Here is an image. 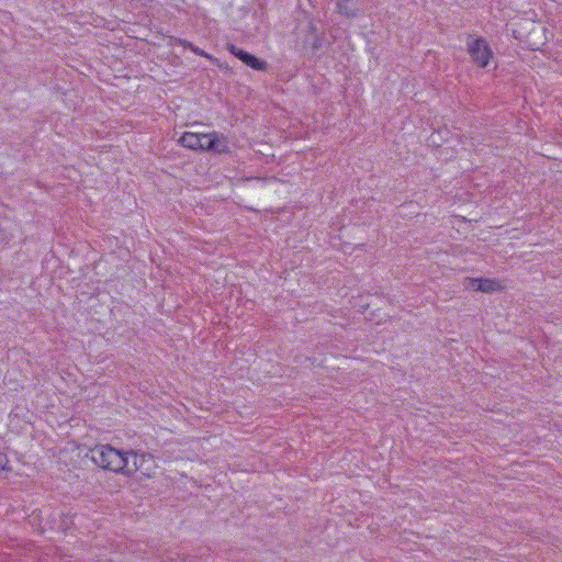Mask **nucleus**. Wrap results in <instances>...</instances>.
<instances>
[{
	"label": "nucleus",
	"mask_w": 562,
	"mask_h": 562,
	"mask_svg": "<svg viewBox=\"0 0 562 562\" xmlns=\"http://www.w3.org/2000/svg\"><path fill=\"white\" fill-rule=\"evenodd\" d=\"M124 458L127 459V465L122 473L145 472L149 470L145 463L151 461V456L137 453L135 451H124Z\"/></svg>",
	"instance_id": "nucleus-3"
},
{
	"label": "nucleus",
	"mask_w": 562,
	"mask_h": 562,
	"mask_svg": "<svg viewBox=\"0 0 562 562\" xmlns=\"http://www.w3.org/2000/svg\"><path fill=\"white\" fill-rule=\"evenodd\" d=\"M468 52L472 60L482 68L488 65L490 58L492 57V50L486 41L482 37L475 38L472 43H469Z\"/></svg>",
	"instance_id": "nucleus-2"
},
{
	"label": "nucleus",
	"mask_w": 562,
	"mask_h": 562,
	"mask_svg": "<svg viewBox=\"0 0 562 562\" xmlns=\"http://www.w3.org/2000/svg\"><path fill=\"white\" fill-rule=\"evenodd\" d=\"M87 457L99 468L112 472H123L127 465L124 451L110 445H98L89 450Z\"/></svg>",
	"instance_id": "nucleus-1"
},
{
	"label": "nucleus",
	"mask_w": 562,
	"mask_h": 562,
	"mask_svg": "<svg viewBox=\"0 0 562 562\" xmlns=\"http://www.w3.org/2000/svg\"><path fill=\"white\" fill-rule=\"evenodd\" d=\"M201 145L200 150H207L206 145L211 142V133L210 134H200Z\"/></svg>",
	"instance_id": "nucleus-10"
},
{
	"label": "nucleus",
	"mask_w": 562,
	"mask_h": 562,
	"mask_svg": "<svg viewBox=\"0 0 562 562\" xmlns=\"http://www.w3.org/2000/svg\"><path fill=\"white\" fill-rule=\"evenodd\" d=\"M206 149L218 154L228 153V140L223 134L213 132L211 133V142L207 143Z\"/></svg>",
	"instance_id": "nucleus-7"
},
{
	"label": "nucleus",
	"mask_w": 562,
	"mask_h": 562,
	"mask_svg": "<svg viewBox=\"0 0 562 562\" xmlns=\"http://www.w3.org/2000/svg\"><path fill=\"white\" fill-rule=\"evenodd\" d=\"M463 285L468 290L481 291L484 293H492L502 289L498 281L486 278H465Z\"/></svg>",
	"instance_id": "nucleus-4"
},
{
	"label": "nucleus",
	"mask_w": 562,
	"mask_h": 562,
	"mask_svg": "<svg viewBox=\"0 0 562 562\" xmlns=\"http://www.w3.org/2000/svg\"><path fill=\"white\" fill-rule=\"evenodd\" d=\"M9 460L5 453L0 452V470H4Z\"/></svg>",
	"instance_id": "nucleus-11"
},
{
	"label": "nucleus",
	"mask_w": 562,
	"mask_h": 562,
	"mask_svg": "<svg viewBox=\"0 0 562 562\" xmlns=\"http://www.w3.org/2000/svg\"><path fill=\"white\" fill-rule=\"evenodd\" d=\"M337 11L346 18H356L363 12L362 0H338Z\"/></svg>",
	"instance_id": "nucleus-6"
},
{
	"label": "nucleus",
	"mask_w": 562,
	"mask_h": 562,
	"mask_svg": "<svg viewBox=\"0 0 562 562\" xmlns=\"http://www.w3.org/2000/svg\"><path fill=\"white\" fill-rule=\"evenodd\" d=\"M183 45L188 46L196 55L209 57V55L205 52L201 50L199 47L194 46L193 44L188 43L187 41H183Z\"/></svg>",
	"instance_id": "nucleus-9"
},
{
	"label": "nucleus",
	"mask_w": 562,
	"mask_h": 562,
	"mask_svg": "<svg viewBox=\"0 0 562 562\" xmlns=\"http://www.w3.org/2000/svg\"><path fill=\"white\" fill-rule=\"evenodd\" d=\"M229 52L250 68L255 70H267V63L260 60L259 58L249 54L248 52L243 50L236 47L235 45L229 46Z\"/></svg>",
	"instance_id": "nucleus-5"
},
{
	"label": "nucleus",
	"mask_w": 562,
	"mask_h": 562,
	"mask_svg": "<svg viewBox=\"0 0 562 562\" xmlns=\"http://www.w3.org/2000/svg\"><path fill=\"white\" fill-rule=\"evenodd\" d=\"M180 143L183 147L189 149H200L201 145L200 134L186 132L180 138Z\"/></svg>",
	"instance_id": "nucleus-8"
}]
</instances>
